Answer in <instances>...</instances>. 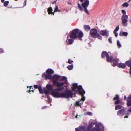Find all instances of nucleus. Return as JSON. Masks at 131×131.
I'll return each instance as SVG.
<instances>
[{"label":"nucleus","mask_w":131,"mask_h":131,"mask_svg":"<svg viewBox=\"0 0 131 131\" xmlns=\"http://www.w3.org/2000/svg\"><path fill=\"white\" fill-rule=\"evenodd\" d=\"M119 29V26H118L115 28V29L114 30V32H117L118 31Z\"/></svg>","instance_id":"obj_32"},{"label":"nucleus","mask_w":131,"mask_h":131,"mask_svg":"<svg viewBox=\"0 0 131 131\" xmlns=\"http://www.w3.org/2000/svg\"><path fill=\"white\" fill-rule=\"evenodd\" d=\"M119 99V96L118 95H115V97L114 98V100H116Z\"/></svg>","instance_id":"obj_26"},{"label":"nucleus","mask_w":131,"mask_h":131,"mask_svg":"<svg viewBox=\"0 0 131 131\" xmlns=\"http://www.w3.org/2000/svg\"><path fill=\"white\" fill-rule=\"evenodd\" d=\"M3 50L2 49H0V52H3Z\"/></svg>","instance_id":"obj_47"},{"label":"nucleus","mask_w":131,"mask_h":131,"mask_svg":"<svg viewBox=\"0 0 131 131\" xmlns=\"http://www.w3.org/2000/svg\"><path fill=\"white\" fill-rule=\"evenodd\" d=\"M112 38L110 37L108 39V41L110 43H112Z\"/></svg>","instance_id":"obj_39"},{"label":"nucleus","mask_w":131,"mask_h":131,"mask_svg":"<svg viewBox=\"0 0 131 131\" xmlns=\"http://www.w3.org/2000/svg\"><path fill=\"white\" fill-rule=\"evenodd\" d=\"M131 112V108H130L129 109L128 111L127 112V113H126V114L128 115Z\"/></svg>","instance_id":"obj_30"},{"label":"nucleus","mask_w":131,"mask_h":131,"mask_svg":"<svg viewBox=\"0 0 131 131\" xmlns=\"http://www.w3.org/2000/svg\"><path fill=\"white\" fill-rule=\"evenodd\" d=\"M46 107V106H44V107H42V109H43L45 108Z\"/></svg>","instance_id":"obj_48"},{"label":"nucleus","mask_w":131,"mask_h":131,"mask_svg":"<svg viewBox=\"0 0 131 131\" xmlns=\"http://www.w3.org/2000/svg\"><path fill=\"white\" fill-rule=\"evenodd\" d=\"M46 72L48 74H50L51 75L53 73L54 71L52 69H49L47 70Z\"/></svg>","instance_id":"obj_13"},{"label":"nucleus","mask_w":131,"mask_h":131,"mask_svg":"<svg viewBox=\"0 0 131 131\" xmlns=\"http://www.w3.org/2000/svg\"><path fill=\"white\" fill-rule=\"evenodd\" d=\"M120 101L119 100V99H118V100H116V101H115V104H119L120 103Z\"/></svg>","instance_id":"obj_34"},{"label":"nucleus","mask_w":131,"mask_h":131,"mask_svg":"<svg viewBox=\"0 0 131 131\" xmlns=\"http://www.w3.org/2000/svg\"><path fill=\"white\" fill-rule=\"evenodd\" d=\"M38 89L40 93H43V91L42 89L41 86H40L39 87Z\"/></svg>","instance_id":"obj_25"},{"label":"nucleus","mask_w":131,"mask_h":131,"mask_svg":"<svg viewBox=\"0 0 131 131\" xmlns=\"http://www.w3.org/2000/svg\"><path fill=\"white\" fill-rule=\"evenodd\" d=\"M73 62V61L72 60H71L70 59H69L68 61V62L69 63H71V62Z\"/></svg>","instance_id":"obj_41"},{"label":"nucleus","mask_w":131,"mask_h":131,"mask_svg":"<svg viewBox=\"0 0 131 131\" xmlns=\"http://www.w3.org/2000/svg\"><path fill=\"white\" fill-rule=\"evenodd\" d=\"M107 60V61L111 62L112 61V57H108V56L106 58Z\"/></svg>","instance_id":"obj_21"},{"label":"nucleus","mask_w":131,"mask_h":131,"mask_svg":"<svg viewBox=\"0 0 131 131\" xmlns=\"http://www.w3.org/2000/svg\"><path fill=\"white\" fill-rule=\"evenodd\" d=\"M58 6L57 5L56 6V8L55 9L54 12H57L58 11Z\"/></svg>","instance_id":"obj_35"},{"label":"nucleus","mask_w":131,"mask_h":131,"mask_svg":"<svg viewBox=\"0 0 131 131\" xmlns=\"http://www.w3.org/2000/svg\"><path fill=\"white\" fill-rule=\"evenodd\" d=\"M70 36L71 38L74 39H75L78 37L79 38H81L83 36V33L79 29H75L71 33Z\"/></svg>","instance_id":"obj_4"},{"label":"nucleus","mask_w":131,"mask_h":131,"mask_svg":"<svg viewBox=\"0 0 131 131\" xmlns=\"http://www.w3.org/2000/svg\"><path fill=\"white\" fill-rule=\"evenodd\" d=\"M5 0H1V2L2 3H4Z\"/></svg>","instance_id":"obj_49"},{"label":"nucleus","mask_w":131,"mask_h":131,"mask_svg":"<svg viewBox=\"0 0 131 131\" xmlns=\"http://www.w3.org/2000/svg\"><path fill=\"white\" fill-rule=\"evenodd\" d=\"M128 17V16L127 15H123L122 17V24L124 27H126L127 25Z\"/></svg>","instance_id":"obj_6"},{"label":"nucleus","mask_w":131,"mask_h":131,"mask_svg":"<svg viewBox=\"0 0 131 131\" xmlns=\"http://www.w3.org/2000/svg\"><path fill=\"white\" fill-rule=\"evenodd\" d=\"M64 80L66 81L64 82H63L64 83V87H67L68 85V82L67 78L64 76H63L61 78V77H60L59 81H62Z\"/></svg>","instance_id":"obj_8"},{"label":"nucleus","mask_w":131,"mask_h":131,"mask_svg":"<svg viewBox=\"0 0 131 131\" xmlns=\"http://www.w3.org/2000/svg\"><path fill=\"white\" fill-rule=\"evenodd\" d=\"M128 117V116H125L124 117L125 118H127Z\"/></svg>","instance_id":"obj_50"},{"label":"nucleus","mask_w":131,"mask_h":131,"mask_svg":"<svg viewBox=\"0 0 131 131\" xmlns=\"http://www.w3.org/2000/svg\"><path fill=\"white\" fill-rule=\"evenodd\" d=\"M86 114L90 116H92V113L91 112H88Z\"/></svg>","instance_id":"obj_36"},{"label":"nucleus","mask_w":131,"mask_h":131,"mask_svg":"<svg viewBox=\"0 0 131 131\" xmlns=\"http://www.w3.org/2000/svg\"><path fill=\"white\" fill-rule=\"evenodd\" d=\"M96 123V122L94 121H93L91 123L92 124H95Z\"/></svg>","instance_id":"obj_40"},{"label":"nucleus","mask_w":131,"mask_h":131,"mask_svg":"<svg viewBox=\"0 0 131 131\" xmlns=\"http://www.w3.org/2000/svg\"><path fill=\"white\" fill-rule=\"evenodd\" d=\"M108 32L106 30H102L100 31V34L102 36H108Z\"/></svg>","instance_id":"obj_10"},{"label":"nucleus","mask_w":131,"mask_h":131,"mask_svg":"<svg viewBox=\"0 0 131 131\" xmlns=\"http://www.w3.org/2000/svg\"><path fill=\"white\" fill-rule=\"evenodd\" d=\"M8 1H7L5 2L4 3V6H6L8 5Z\"/></svg>","instance_id":"obj_33"},{"label":"nucleus","mask_w":131,"mask_h":131,"mask_svg":"<svg viewBox=\"0 0 131 131\" xmlns=\"http://www.w3.org/2000/svg\"><path fill=\"white\" fill-rule=\"evenodd\" d=\"M117 45L118 47V48H119L122 47L121 45L118 40L117 41Z\"/></svg>","instance_id":"obj_27"},{"label":"nucleus","mask_w":131,"mask_h":131,"mask_svg":"<svg viewBox=\"0 0 131 131\" xmlns=\"http://www.w3.org/2000/svg\"><path fill=\"white\" fill-rule=\"evenodd\" d=\"M47 89H44L45 94H48L51 92L50 94L53 97L56 98H72L73 93L70 90H66L64 92L59 93V91H61L64 89L63 87L55 89H53V86L49 84L46 85Z\"/></svg>","instance_id":"obj_1"},{"label":"nucleus","mask_w":131,"mask_h":131,"mask_svg":"<svg viewBox=\"0 0 131 131\" xmlns=\"http://www.w3.org/2000/svg\"><path fill=\"white\" fill-rule=\"evenodd\" d=\"M72 89L75 94H77L79 92V93L82 97L81 100L83 101H84L85 100V97L84 95L85 93V91L82 88L81 86H78L77 85V83L73 84V86L72 87Z\"/></svg>","instance_id":"obj_3"},{"label":"nucleus","mask_w":131,"mask_h":131,"mask_svg":"<svg viewBox=\"0 0 131 131\" xmlns=\"http://www.w3.org/2000/svg\"><path fill=\"white\" fill-rule=\"evenodd\" d=\"M108 56V53L105 51H103L102 53L101 57L102 58L106 57L107 58Z\"/></svg>","instance_id":"obj_12"},{"label":"nucleus","mask_w":131,"mask_h":131,"mask_svg":"<svg viewBox=\"0 0 131 131\" xmlns=\"http://www.w3.org/2000/svg\"><path fill=\"white\" fill-rule=\"evenodd\" d=\"M81 114H77L76 116H75V117L77 118H79L81 117Z\"/></svg>","instance_id":"obj_31"},{"label":"nucleus","mask_w":131,"mask_h":131,"mask_svg":"<svg viewBox=\"0 0 131 131\" xmlns=\"http://www.w3.org/2000/svg\"><path fill=\"white\" fill-rule=\"evenodd\" d=\"M52 9L51 7L49 8L48 9V14H52L53 13L52 12Z\"/></svg>","instance_id":"obj_23"},{"label":"nucleus","mask_w":131,"mask_h":131,"mask_svg":"<svg viewBox=\"0 0 131 131\" xmlns=\"http://www.w3.org/2000/svg\"><path fill=\"white\" fill-rule=\"evenodd\" d=\"M81 102V100H80V101H78L77 102H76V104L77 105H80L82 103H83V102Z\"/></svg>","instance_id":"obj_29"},{"label":"nucleus","mask_w":131,"mask_h":131,"mask_svg":"<svg viewBox=\"0 0 131 131\" xmlns=\"http://www.w3.org/2000/svg\"><path fill=\"white\" fill-rule=\"evenodd\" d=\"M117 66L119 68H124L126 66V65L125 63L124 64L122 63H120L117 64Z\"/></svg>","instance_id":"obj_15"},{"label":"nucleus","mask_w":131,"mask_h":131,"mask_svg":"<svg viewBox=\"0 0 131 131\" xmlns=\"http://www.w3.org/2000/svg\"><path fill=\"white\" fill-rule=\"evenodd\" d=\"M26 2H27V0H25L24 2V6H25L26 5Z\"/></svg>","instance_id":"obj_43"},{"label":"nucleus","mask_w":131,"mask_h":131,"mask_svg":"<svg viewBox=\"0 0 131 131\" xmlns=\"http://www.w3.org/2000/svg\"><path fill=\"white\" fill-rule=\"evenodd\" d=\"M125 112V110L124 109H122L118 111L117 114L119 116H122L124 114Z\"/></svg>","instance_id":"obj_9"},{"label":"nucleus","mask_w":131,"mask_h":131,"mask_svg":"<svg viewBox=\"0 0 131 131\" xmlns=\"http://www.w3.org/2000/svg\"><path fill=\"white\" fill-rule=\"evenodd\" d=\"M32 86H30V90H29V91H27V92L28 93H30V92H31V91L30 90L31 89V88L32 87Z\"/></svg>","instance_id":"obj_45"},{"label":"nucleus","mask_w":131,"mask_h":131,"mask_svg":"<svg viewBox=\"0 0 131 131\" xmlns=\"http://www.w3.org/2000/svg\"><path fill=\"white\" fill-rule=\"evenodd\" d=\"M75 131H80V129L78 128H76L75 129Z\"/></svg>","instance_id":"obj_44"},{"label":"nucleus","mask_w":131,"mask_h":131,"mask_svg":"<svg viewBox=\"0 0 131 131\" xmlns=\"http://www.w3.org/2000/svg\"><path fill=\"white\" fill-rule=\"evenodd\" d=\"M96 37H97L98 39L100 40H101L102 39V37L100 36L99 34H98L96 35Z\"/></svg>","instance_id":"obj_28"},{"label":"nucleus","mask_w":131,"mask_h":131,"mask_svg":"<svg viewBox=\"0 0 131 131\" xmlns=\"http://www.w3.org/2000/svg\"><path fill=\"white\" fill-rule=\"evenodd\" d=\"M96 128H92L91 131H90V129L88 128L87 130L86 131V128L84 127H80V131H100L99 130L97 129V128H99V127H100V129H102V131L103 130V125L101 124L100 123H99L97 124L96 125Z\"/></svg>","instance_id":"obj_5"},{"label":"nucleus","mask_w":131,"mask_h":131,"mask_svg":"<svg viewBox=\"0 0 131 131\" xmlns=\"http://www.w3.org/2000/svg\"><path fill=\"white\" fill-rule=\"evenodd\" d=\"M34 87L35 88L37 89L38 88V86L37 85H34Z\"/></svg>","instance_id":"obj_42"},{"label":"nucleus","mask_w":131,"mask_h":131,"mask_svg":"<svg viewBox=\"0 0 131 131\" xmlns=\"http://www.w3.org/2000/svg\"><path fill=\"white\" fill-rule=\"evenodd\" d=\"M31 91H32V92H34V91H33V90H31Z\"/></svg>","instance_id":"obj_52"},{"label":"nucleus","mask_w":131,"mask_h":131,"mask_svg":"<svg viewBox=\"0 0 131 131\" xmlns=\"http://www.w3.org/2000/svg\"><path fill=\"white\" fill-rule=\"evenodd\" d=\"M68 37H67V39L66 41L67 43L69 44H72L73 42V40L72 39H68Z\"/></svg>","instance_id":"obj_18"},{"label":"nucleus","mask_w":131,"mask_h":131,"mask_svg":"<svg viewBox=\"0 0 131 131\" xmlns=\"http://www.w3.org/2000/svg\"><path fill=\"white\" fill-rule=\"evenodd\" d=\"M27 88H28V87L29 88V87H29V86H27Z\"/></svg>","instance_id":"obj_54"},{"label":"nucleus","mask_w":131,"mask_h":131,"mask_svg":"<svg viewBox=\"0 0 131 131\" xmlns=\"http://www.w3.org/2000/svg\"><path fill=\"white\" fill-rule=\"evenodd\" d=\"M127 104L128 106L131 105V95L127 99Z\"/></svg>","instance_id":"obj_14"},{"label":"nucleus","mask_w":131,"mask_h":131,"mask_svg":"<svg viewBox=\"0 0 131 131\" xmlns=\"http://www.w3.org/2000/svg\"><path fill=\"white\" fill-rule=\"evenodd\" d=\"M57 1V0H56V1H54V2H52V4H54L55 3H56V2Z\"/></svg>","instance_id":"obj_46"},{"label":"nucleus","mask_w":131,"mask_h":131,"mask_svg":"<svg viewBox=\"0 0 131 131\" xmlns=\"http://www.w3.org/2000/svg\"><path fill=\"white\" fill-rule=\"evenodd\" d=\"M58 11L59 12H60V10H58Z\"/></svg>","instance_id":"obj_53"},{"label":"nucleus","mask_w":131,"mask_h":131,"mask_svg":"<svg viewBox=\"0 0 131 131\" xmlns=\"http://www.w3.org/2000/svg\"><path fill=\"white\" fill-rule=\"evenodd\" d=\"M126 66L129 67L130 68L129 73L131 75V62L130 60L127 61L125 63Z\"/></svg>","instance_id":"obj_11"},{"label":"nucleus","mask_w":131,"mask_h":131,"mask_svg":"<svg viewBox=\"0 0 131 131\" xmlns=\"http://www.w3.org/2000/svg\"><path fill=\"white\" fill-rule=\"evenodd\" d=\"M84 27L85 30L87 31H89L90 29V27L88 25H84Z\"/></svg>","instance_id":"obj_19"},{"label":"nucleus","mask_w":131,"mask_h":131,"mask_svg":"<svg viewBox=\"0 0 131 131\" xmlns=\"http://www.w3.org/2000/svg\"><path fill=\"white\" fill-rule=\"evenodd\" d=\"M131 0H129L127 2H125L122 5V6L124 7H128L129 5V2Z\"/></svg>","instance_id":"obj_20"},{"label":"nucleus","mask_w":131,"mask_h":131,"mask_svg":"<svg viewBox=\"0 0 131 131\" xmlns=\"http://www.w3.org/2000/svg\"><path fill=\"white\" fill-rule=\"evenodd\" d=\"M126 96H124V99L125 100L126 99Z\"/></svg>","instance_id":"obj_51"},{"label":"nucleus","mask_w":131,"mask_h":131,"mask_svg":"<svg viewBox=\"0 0 131 131\" xmlns=\"http://www.w3.org/2000/svg\"><path fill=\"white\" fill-rule=\"evenodd\" d=\"M113 32L115 34V36L117 37L118 36V33L117 32L115 31V32H114V31Z\"/></svg>","instance_id":"obj_38"},{"label":"nucleus","mask_w":131,"mask_h":131,"mask_svg":"<svg viewBox=\"0 0 131 131\" xmlns=\"http://www.w3.org/2000/svg\"><path fill=\"white\" fill-rule=\"evenodd\" d=\"M127 35V32H125L121 31L119 34V35L121 36H125L126 37Z\"/></svg>","instance_id":"obj_17"},{"label":"nucleus","mask_w":131,"mask_h":131,"mask_svg":"<svg viewBox=\"0 0 131 131\" xmlns=\"http://www.w3.org/2000/svg\"><path fill=\"white\" fill-rule=\"evenodd\" d=\"M73 65H69L67 67V68H68L69 70H72L73 69Z\"/></svg>","instance_id":"obj_24"},{"label":"nucleus","mask_w":131,"mask_h":131,"mask_svg":"<svg viewBox=\"0 0 131 131\" xmlns=\"http://www.w3.org/2000/svg\"><path fill=\"white\" fill-rule=\"evenodd\" d=\"M90 35L92 37L95 38L96 35L97 34V31L95 29H91L90 32Z\"/></svg>","instance_id":"obj_7"},{"label":"nucleus","mask_w":131,"mask_h":131,"mask_svg":"<svg viewBox=\"0 0 131 131\" xmlns=\"http://www.w3.org/2000/svg\"><path fill=\"white\" fill-rule=\"evenodd\" d=\"M46 79H51L52 80L53 83L54 85H56L58 87H59L64 85V83L62 82H60L58 81H59L60 76L57 74H55L52 76L51 75L45 74V75Z\"/></svg>","instance_id":"obj_2"},{"label":"nucleus","mask_w":131,"mask_h":131,"mask_svg":"<svg viewBox=\"0 0 131 131\" xmlns=\"http://www.w3.org/2000/svg\"><path fill=\"white\" fill-rule=\"evenodd\" d=\"M119 60L118 59H114L113 61V63L112 64V66L113 67H114L116 66L117 64V63Z\"/></svg>","instance_id":"obj_16"},{"label":"nucleus","mask_w":131,"mask_h":131,"mask_svg":"<svg viewBox=\"0 0 131 131\" xmlns=\"http://www.w3.org/2000/svg\"><path fill=\"white\" fill-rule=\"evenodd\" d=\"M122 12L123 14V15H126V12L124 10H122Z\"/></svg>","instance_id":"obj_37"},{"label":"nucleus","mask_w":131,"mask_h":131,"mask_svg":"<svg viewBox=\"0 0 131 131\" xmlns=\"http://www.w3.org/2000/svg\"><path fill=\"white\" fill-rule=\"evenodd\" d=\"M122 108V106L121 105H117L115 106V110H118L121 109Z\"/></svg>","instance_id":"obj_22"}]
</instances>
